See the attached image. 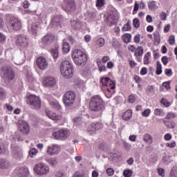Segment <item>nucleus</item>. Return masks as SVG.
Returning a JSON list of instances; mask_svg holds the SVG:
<instances>
[{"label": "nucleus", "instance_id": "6e6552de", "mask_svg": "<svg viewBox=\"0 0 177 177\" xmlns=\"http://www.w3.org/2000/svg\"><path fill=\"white\" fill-rule=\"evenodd\" d=\"M8 27H10L11 30L15 31H19L21 30L22 24L21 21L16 17H11L9 23L8 24Z\"/></svg>", "mask_w": 177, "mask_h": 177}, {"label": "nucleus", "instance_id": "37998d69", "mask_svg": "<svg viewBox=\"0 0 177 177\" xmlns=\"http://www.w3.org/2000/svg\"><path fill=\"white\" fill-rule=\"evenodd\" d=\"M176 118V114L174 112H170L167 115V117L165 118V120H172Z\"/></svg>", "mask_w": 177, "mask_h": 177}, {"label": "nucleus", "instance_id": "3c124183", "mask_svg": "<svg viewBox=\"0 0 177 177\" xmlns=\"http://www.w3.org/2000/svg\"><path fill=\"white\" fill-rule=\"evenodd\" d=\"M131 30V25L129 23H127L122 28V31H129Z\"/></svg>", "mask_w": 177, "mask_h": 177}, {"label": "nucleus", "instance_id": "de8ad7c7", "mask_svg": "<svg viewBox=\"0 0 177 177\" xmlns=\"http://www.w3.org/2000/svg\"><path fill=\"white\" fill-rule=\"evenodd\" d=\"M160 103H162L163 106H165V107H169V106H171V103L165 98H162Z\"/></svg>", "mask_w": 177, "mask_h": 177}, {"label": "nucleus", "instance_id": "13d9d810", "mask_svg": "<svg viewBox=\"0 0 177 177\" xmlns=\"http://www.w3.org/2000/svg\"><path fill=\"white\" fill-rule=\"evenodd\" d=\"M165 75H167V77H171L172 75V69H168L166 68L165 70Z\"/></svg>", "mask_w": 177, "mask_h": 177}, {"label": "nucleus", "instance_id": "0e129e2a", "mask_svg": "<svg viewBox=\"0 0 177 177\" xmlns=\"http://www.w3.org/2000/svg\"><path fill=\"white\" fill-rule=\"evenodd\" d=\"M170 83L168 82H163L162 86H163V88H165L167 89H171V86L169 84Z\"/></svg>", "mask_w": 177, "mask_h": 177}, {"label": "nucleus", "instance_id": "6ab92c4d", "mask_svg": "<svg viewBox=\"0 0 177 177\" xmlns=\"http://www.w3.org/2000/svg\"><path fill=\"white\" fill-rule=\"evenodd\" d=\"M77 9V5L75 4V1L68 0L66 1V10L68 12H74Z\"/></svg>", "mask_w": 177, "mask_h": 177}, {"label": "nucleus", "instance_id": "864d4df0", "mask_svg": "<svg viewBox=\"0 0 177 177\" xmlns=\"http://www.w3.org/2000/svg\"><path fill=\"white\" fill-rule=\"evenodd\" d=\"M106 174L109 176H113L114 175V169L111 167L106 169Z\"/></svg>", "mask_w": 177, "mask_h": 177}, {"label": "nucleus", "instance_id": "58836bf2", "mask_svg": "<svg viewBox=\"0 0 177 177\" xmlns=\"http://www.w3.org/2000/svg\"><path fill=\"white\" fill-rule=\"evenodd\" d=\"M163 122L166 125V127H167V128H169V129L175 128V122H174L167 121V120H165V119H164Z\"/></svg>", "mask_w": 177, "mask_h": 177}, {"label": "nucleus", "instance_id": "69168bd1", "mask_svg": "<svg viewBox=\"0 0 177 177\" xmlns=\"http://www.w3.org/2000/svg\"><path fill=\"white\" fill-rule=\"evenodd\" d=\"M164 139H165V140H167L168 142V141L171 140V139H172V136H171L170 133H167L165 135Z\"/></svg>", "mask_w": 177, "mask_h": 177}, {"label": "nucleus", "instance_id": "473e14b6", "mask_svg": "<svg viewBox=\"0 0 177 177\" xmlns=\"http://www.w3.org/2000/svg\"><path fill=\"white\" fill-rule=\"evenodd\" d=\"M73 122L75 125H82L84 124V119L81 116H77L74 118Z\"/></svg>", "mask_w": 177, "mask_h": 177}, {"label": "nucleus", "instance_id": "423d86ee", "mask_svg": "<svg viewBox=\"0 0 177 177\" xmlns=\"http://www.w3.org/2000/svg\"><path fill=\"white\" fill-rule=\"evenodd\" d=\"M63 100L65 106L70 107L75 102V93L73 91L66 92L64 95Z\"/></svg>", "mask_w": 177, "mask_h": 177}, {"label": "nucleus", "instance_id": "4c0bfd02", "mask_svg": "<svg viewBox=\"0 0 177 177\" xmlns=\"http://www.w3.org/2000/svg\"><path fill=\"white\" fill-rule=\"evenodd\" d=\"M154 114L155 115H159V117H164L165 115V112L161 109H156L154 110Z\"/></svg>", "mask_w": 177, "mask_h": 177}, {"label": "nucleus", "instance_id": "5fc2aeb1", "mask_svg": "<svg viewBox=\"0 0 177 177\" xmlns=\"http://www.w3.org/2000/svg\"><path fill=\"white\" fill-rule=\"evenodd\" d=\"M169 44L170 45H174L175 44V35H170L169 37Z\"/></svg>", "mask_w": 177, "mask_h": 177}, {"label": "nucleus", "instance_id": "c85d7f7f", "mask_svg": "<svg viewBox=\"0 0 177 177\" xmlns=\"http://www.w3.org/2000/svg\"><path fill=\"white\" fill-rule=\"evenodd\" d=\"M148 8L149 10H157V9H158L157 1H150L149 2H148Z\"/></svg>", "mask_w": 177, "mask_h": 177}, {"label": "nucleus", "instance_id": "393cba45", "mask_svg": "<svg viewBox=\"0 0 177 177\" xmlns=\"http://www.w3.org/2000/svg\"><path fill=\"white\" fill-rule=\"evenodd\" d=\"M46 162L50 166L55 168L59 164V160H57V158H48L46 160Z\"/></svg>", "mask_w": 177, "mask_h": 177}, {"label": "nucleus", "instance_id": "a878e982", "mask_svg": "<svg viewBox=\"0 0 177 177\" xmlns=\"http://www.w3.org/2000/svg\"><path fill=\"white\" fill-rule=\"evenodd\" d=\"M10 165V161L6 159H0V168H1V169H8Z\"/></svg>", "mask_w": 177, "mask_h": 177}, {"label": "nucleus", "instance_id": "4468645a", "mask_svg": "<svg viewBox=\"0 0 177 177\" xmlns=\"http://www.w3.org/2000/svg\"><path fill=\"white\" fill-rule=\"evenodd\" d=\"M36 64L40 70H46L48 68V62L44 57H39L37 59Z\"/></svg>", "mask_w": 177, "mask_h": 177}, {"label": "nucleus", "instance_id": "f257e3e1", "mask_svg": "<svg viewBox=\"0 0 177 177\" xmlns=\"http://www.w3.org/2000/svg\"><path fill=\"white\" fill-rule=\"evenodd\" d=\"M88 109L90 111L102 114L106 110V103L100 95H94L91 98Z\"/></svg>", "mask_w": 177, "mask_h": 177}, {"label": "nucleus", "instance_id": "680f3d73", "mask_svg": "<svg viewBox=\"0 0 177 177\" xmlns=\"http://www.w3.org/2000/svg\"><path fill=\"white\" fill-rule=\"evenodd\" d=\"M136 97H135V95H130L129 96V103H134V102H136Z\"/></svg>", "mask_w": 177, "mask_h": 177}, {"label": "nucleus", "instance_id": "7ed1b4c3", "mask_svg": "<svg viewBox=\"0 0 177 177\" xmlns=\"http://www.w3.org/2000/svg\"><path fill=\"white\" fill-rule=\"evenodd\" d=\"M34 171L39 176H45L50 172V167L44 162H39L35 165Z\"/></svg>", "mask_w": 177, "mask_h": 177}, {"label": "nucleus", "instance_id": "a18cd8bd", "mask_svg": "<svg viewBox=\"0 0 177 177\" xmlns=\"http://www.w3.org/2000/svg\"><path fill=\"white\" fill-rule=\"evenodd\" d=\"M133 26L135 27V28H139V27L140 26V21L139 20V19L135 18L133 20Z\"/></svg>", "mask_w": 177, "mask_h": 177}, {"label": "nucleus", "instance_id": "79ce46f5", "mask_svg": "<svg viewBox=\"0 0 177 177\" xmlns=\"http://www.w3.org/2000/svg\"><path fill=\"white\" fill-rule=\"evenodd\" d=\"M132 174H133V171H132L129 169H127L124 170L123 176H124V177H131V176H132Z\"/></svg>", "mask_w": 177, "mask_h": 177}, {"label": "nucleus", "instance_id": "0eeeda50", "mask_svg": "<svg viewBox=\"0 0 177 177\" xmlns=\"http://www.w3.org/2000/svg\"><path fill=\"white\" fill-rule=\"evenodd\" d=\"M28 36L24 34L19 35L16 37V44L20 48L28 46Z\"/></svg>", "mask_w": 177, "mask_h": 177}, {"label": "nucleus", "instance_id": "f8f14e48", "mask_svg": "<svg viewBox=\"0 0 177 177\" xmlns=\"http://www.w3.org/2000/svg\"><path fill=\"white\" fill-rule=\"evenodd\" d=\"M55 42V35L52 33H47L41 38V44L44 46H50Z\"/></svg>", "mask_w": 177, "mask_h": 177}, {"label": "nucleus", "instance_id": "e2e57ef3", "mask_svg": "<svg viewBox=\"0 0 177 177\" xmlns=\"http://www.w3.org/2000/svg\"><path fill=\"white\" fill-rule=\"evenodd\" d=\"M135 44H139L140 42V35L138 34L134 37Z\"/></svg>", "mask_w": 177, "mask_h": 177}, {"label": "nucleus", "instance_id": "e433bc0d", "mask_svg": "<svg viewBox=\"0 0 177 177\" xmlns=\"http://www.w3.org/2000/svg\"><path fill=\"white\" fill-rule=\"evenodd\" d=\"M132 38V35L129 33L124 34L123 35V41L125 42V44H129L131 42V39Z\"/></svg>", "mask_w": 177, "mask_h": 177}, {"label": "nucleus", "instance_id": "bb28decb", "mask_svg": "<svg viewBox=\"0 0 177 177\" xmlns=\"http://www.w3.org/2000/svg\"><path fill=\"white\" fill-rule=\"evenodd\" d=\"M49 104L53 110H60L62 109V106L57 100L50 101Z\"/></svg>", "mask_w": 177, "mask_h": 177}, {"label": "nucleus", "instance_id": "2f4dec72", "mask_svg": "<svg viewBox=\"0 0 177 177\" xmlns=\"http://www.w3.org/2000/svg\"><path fill=\"white\" fill-rule=\"evenodd\" d=\"M142 140L146 143H149L150 145H151V143H153V137L151 136H150V134H149V133L145 134L143 136Z\"/></svg>", "mask_w": 177, "mask_h": 177}, {"label": "nucleus", "instance_id": "09e8293b", "mask_svg": "<svg viewBox=\"0 0 177 177\" xmlns=\"http://www.w3.org/2000/svg\"><path fill=\"white\" fill-rule=\"evenodd\" d=\"M52 25L54 26V27H61L60 22L57 21V17L54 18L52 20Z\"/></svg>", "mask_w": 177, "mask_h": 177}, {"label": "nucleus", "instance_id": "aec40b11", "mask_svg": "<svg viewBox=\"0 0 177 177\" xmlns=\"http://www.w3.org/2000/svg\"><path fill=\"white\" fill-rule=\"evenodd\" d=\"M73 62L77 65V66H84L85 63L88 62V57H86V55L84 54L82 55L81 57H79V58H77Z\"/></svg>", "mask_w": 177, "mask_h": 177}, {"label": "nucleus", "instance_id": "5701e85b", "mask_svg": "<svg viewBox=\"0 0 177 177\" xmlns=\"http://www.w3.org/2000/svg\"><path fill=\"white\" fill-rule=\"evenodd\" d=\"M39 28V24L38 23H33L28 26V31H30L33 35H37V31Z\"/></svg>", "mask_w": 177, "mask_h": 177}, {"label": "nucleus", "instance_id": "f3484780", "mask_svg": "<svg viewBox=\"0 0 177 177\" xmlns=\"http://www.w3.org/2000/svg\"><path fill=\"white\" fill-rule=\"evenodd\" d=\"M15 173L18 177H26L28 176V169L26 167H21L19 169H17L15 171Z\"/></svg>", "mask_w": 177, "mask_h": 177}, {"label": "nucleus", "instance_id": "bf43d9fd", "mask_svg": "<svg viewBox=\"0 0 177 177\" xmlns=\"http://www.w3.org/2000/svg\"><path fill=\"white\" fill-rule=\"evenodd\" d=\"M161 61H162V64H164V66H167V64H168V57L163 56L161 58Z\"/></svg>", "mask_w": 177, "mask_h": 177}, {"label": "nucleus", "instance_id": "72a5a7b5", "mask_svg": "<svg viewBox=\"0 0 177 177\" xmlns=\"http://www.w3.org/2000/svg\"><path fill=\"white\" fill-rule=\"evenodd\" d=\"M105 42L104 39L100 37L95 40V45H97L98 48H102V46H104Z\"/></svg>", "mask_w": 177, "mask_h": 177}, {"label": "nucleus", "instance_id": "f03ea898", "mask_svg": "<svg viewBox=\"0 0 177 177\" xmlns=\"http://www.w3.org/2000/svg\"><path fill=\"white\" fill-rule=\"evenodd\" d=\"M60 72L64 78H72L74 75V67L68 61H62L60 66Z\"/></svg>", "mask_w": 177, "mask_h": 177}, {"label": "nucleus", "instance_id": "c9c22d12", "mask_svg": "<svg viewBox=\"0 0 177 177\" xmlns=\"http://www.w3.org/2000/svg\"><path fill=\"white\" fill-rule=\"evenodd\" d=\"M51 55L54 59L59 57V47H55L51 49Z\"/></svg>", "mask_w": 177, "mask_h": 177}, {"label": "nucleus", "instance_id": "6e6d98bb", "mask_svg": "<svg viewBox=\"0 0 177 177\" xmlns=\"http://www.w3.org/2000/svg\"><path fill=\"white\" fill-rule=\"evenodd\" d=\"M104 6V0H97L96 6L98 8H102Z\"/></svg>", "mask_w": 177, "mask_h": 177}, {"label": "nucleus", "instance_id": "774afa93", "mask_svg": "<svg viewBox=\"0 0 177 177\" xmlns=\"http://www.w3.org/2000/svg\"><path fill=\"white\" fill-rule=\"evenodd\" d=\"M55 177H63L64 174L62 171H57L55 172Z\"/></svg>", "mask_w": 177, "mask_h": 177}, {"label": "nucleus", "instance_id": "c756f323", "mask_svg": "<svg viewBox=\"0 0 177 177\" xmlns=\"http://www.w3.org/2000/svg\"><path fill=\"white\" fill-rule=\"evenodd\" d=\"M122 118L124 121H129V119L132 118V110L129 109L124 112L122 115Z\"/></svg>", "mask_w": 177, "mask_h": 177}, {"label": "nucleus", "instance_id": "a211bd4d", "mask_svg": "<svg viewBox=\"0 0 177 177\" xmlns=\"http://www.w3.org/2000/svg\"><path fill=\"white\" fill-rule=\"evenodd\" d=\"M100 128H102V124L97 122L90 124L87 129V131L88 132H90V133H93L95 131H97L98 129H100Z\"/></svg>", "mask_w": 177, "mask_h": 177}, {"label": "nucleus", "instance_id": "1a4fd4ad", "mask_svg": "<svg viewBox=\"0 0 177 177\" xmlns=\"http://www.w3.org/2000/svg\"><path fill=\"white\" fill-rule=\"evenodd\" d=\"M11 151L12 157L15 160L23 158V150L21 149V147L15 145H11Z\"/></svg>", "mask_w": 177, "mask_h": 177}, {"label": "nucleus", "instance_id": "20e7f679", "mask_svg": "<svg viewBox=\"0 0 177 177\" xmlns=\"http://www.w3.org/2000/svg\"><path fill=\"white\" fill-rule=\"evenodd\" d=\"M1 75H3V80H6V81H12L16 75L15 71L10 66L1 68Z\"/></svg>", "mask_w": 177, "mask_h": 177}, {"label": "nucleus", "instance_id": "ea45409f", "mask_svg": "<svg viewBox=\"0 0 177 177\" xmlns=\"http://www.w3.org/2000/svg\"><path fill=\"white\" fill-rule=\"evenodd\" d=\"M110 81H111L110 77H104L102 78L100 82L102 84V86H107V84H109Z\"/></svg>", "mask_w": 177, "mask_h": 177}, {"label": "nucleus", "instance_id": "9d476101", "mask_svg": "<svg viewBox=\"0 0 177 177\" xmlns=\"http://www.w3.org/2000/svg\"><path fill=\"white\" fill-rule=\"evenodd\" d=\"M53 136L55 139H57L59 140H63L64 139H67L68 136H70V131L66 129L59 130L53 133Z\"/></svg>", "mask_w": 177, "mask_h": 177}, {"label": "nucleus", "instance_id": "a19ab883", "mask_svg": "<svg viewBox=\"0 0 177 177\" xmlns=\"http://www.w3.org/2000/svg\"><path fill=\"white\" fill-rule=\"evenodd\" d=\"M37 153H38V149L35 148H32L29 151V156L32 158H34V157H35V156H37Z\"/></svg>", "mask_w": 177, "mask_h": 177}, {"label": "nucleus", "instance_id": "39448f33", "mask_svg": "<svg viewBox=\"0 0 177 177\" xmlns=\"http://www.w3.org/2000/svg\"><path fill=\"white\" fill-rule=\"evenodd\" d=\"M28 104L30 106L31 109L38 110V109H41V99L38 96L31 95L28 98Z\"/></svg>", "mask_w": 177, "mask_h": 177}, {"label": "nucleus", "instance_id": "338daca9", "mask_svg": "<svg viewBox=\"0 0 177 177\" xmlns=\"http://www.w3.org/2000/svg\"><path fill=\"white\" fill-rule=\"evenodd\" d=\"M160 19L167 20V12L163 11L160 13Z\"/></svg>", "mask_w": 177, "mask_h": 177}, {"label": "nucleus", "instance_id": "052dcab7", "mask_svg": "<svg viewBox=\"0 0 177 177\" xmlns=\"http://www.w3.org/2000/svg\"><path fill=\"white\" fill-rule=\"evenodd\" d=\"M169 177H177V171L172 169L169 174Z\"/></svg>", "mask_w": 177, "mask_h": 177}, {"label": "nucleus", "instance_id": "2eb2a0df", "mask_svg": "<svg viewBox=\"0 0 177 177\" xmlns=\"http://www.w3.org/2000/svg\"><path fill=\"white\" fill-rule=\"evenodd\" d=\"M44 86H48V88H53L56 85V79L52 76H47L44 78L43 81Z\"/></svg>", "mask_w": 177, "mask_h": 177}, {"label": "nucleus", "instance_id": "ddd939ff", "mask_svg": "<svg viewBox=\"0 0 177 177\" xmlns=\"http://www.w3.org/2000/svg\"><path fill=\"white\" fill-rule=\"evenodd\" d=\"M46 114L50 120H53L55 122H59L63 120V114L62 113H53L51 111H46Z\"/></svg>", "mask_w": 177, "mask_h": 177}, {"label": "nucleus", "instance_id": "b1692460", "mask_svg": "<svg viewBox=\"0 0 177 177\" xmlns=\"http://www.w3.org/2000/svg\"><path fill=\"white\" fill-rule=\"evenodd\" d=\"M85 55L84 53H83L82 50L79 49H75L72 53V59L73 61L76 60V59H78L79 57H81V56H83Z\"/></svg>", "mask_w": 177, "mask_h": 177}, {"label": "nucleus", "instance_id": "f704fd0d", "mask_svg": "<svg viewBox=\"0 0 177 177\" xmlns=\"http://www.w3.org/2000/svg\"><path fill=\"white\" fill-rule=\"evenodd\" d=\"M156 73L157 75H160V74L162 73V65H161V62H160V61L157 62Z\"/></svg>", "mask_w": 177, "mask_h": 177}, {"label": "nucleus", "instance_id": "4d7b16f0", "mask_svg": "<svg viewBox=\"0 0 177 177\" xmlns=\"http://www.w3.org/2000/svg\"><path fill=\"white\" fill-rule=\"evenodd\" d=\"M73 177H85V173H81L80 171H76L74 174Z\"/></svg>", "mask_w": 177, "mask_h": 177}, {"label": "nucleus", "instance_id": "c03bdc74", "mask_svg": "<svg viewBox=\"0 0 177 177\" xmlns=\"http://www.w3.org/2000/svg\"><path fill=\"white\" fill-rule=\"evenodd\" d=\"M150 59V53H147L144 56V64H149Z\"/></svg>", "mask_w": 177, "mask_h": 177}, {"label": "nucleus", "instance_id": "9b49d317", "mask_svg": "<svg viewBox=\"0 0 177 177\" xmlns=\"http://www.w3.org/2000/svg\"><path fill=\"white\" fill-rule=\"evenodd\" d=\"M62 151V148L59 145H51L47 147L46 153L48 156H57Z\"/></svg>", "mask_w": 177, "mask_h": 177}, {"label": "nucleus", "instance_id": "603ef678", "mask_svg": "<svg viewBox=\"0 0 177 177\" xmlns=\"http://www.w3.org/2000/svg\"><path fill=\"white\" fill-rule=\"evenodd\" d=\"M150 113H151V111L147 109L142 113V117H149V115H150Z\"/></svg>", "mask_w": 177, "mask_h": 177}, {"label": "nucleus", "instance_id": "412c9836", "mask_svg": "<svg viewBox=\"0 0 177 177\" xmlns=\"http://www.w3.org/2000/svg\"><path fill=\"white\" fill-rule=\"evenodd\" d=\"M71 26L74 30H80L81 27H82L81 21L78 19H72L71 21Z\"/></svg>", "mask_w": 177, "mask_h": 177}, {"label": "nucleus", "instance_id": "8fccbe9b", "mask_svg": "<svg viewBox=\"0 0 177 177\" xmlns=\"http://www.w3.org/2000/svg\"><path fill=\"white\" fill-rule=\"evenodd\" d=\"M167 147H170V149H174L176 147V142L172 141L171 142H167L166 144Z\"/></svg>", "mask_w": 177, "mask_h": 177}, {"label": "nucleus", "instance_id": "cd10ccee", "mask_svg": "<svg viewBox=\"0 0 177 177\" xmlns=\"http://www.w3.org/2000/svg\"><path fill=\"white\" fill-rule=\"evenodd\" d=\"M70 44L67 41H63L62 44V52L64 55H67L70 52Z\"/></svg>", "mask_w": 177, "mask_h": 177}, {"label": "nucleus", "instance_id": "4be33fe9", "mask_svg": "<svg viewBox=\"0 0 177 177\" xmlns=\"http://www.w3.org/2000/svg\"><path fill=\"white\" fill-rule=\"evenodd\" d=\"M13 62L17 66H21L26 62V57L23 55H19L13 59Z\"/></svg>", "mask_w": 177, "mask_h": 177}, {"label": "nucleus", "instance_id": "49530a36", "mask_svg": "<svg viewBox=\"0 0 177 177\" xmlns=\"http://www.w3.org/2000/svg\"><path fill=\"white\" fill-rule=\"evenodd\" d=\"M136 56H142L143 55V47L138 46L136 53H135Z\"/></svg>", "mask_w": 177, "mask_h": 177}, {"label": "nucleus", "instance_id": "dca6fc26", "mask_svg": "<svg viewBox=\"0 0 177 177\" xmlns=\"http://www.w3.org/2000/svg\"><path fill=\"white\" fill-rule=\"evenodd\" d=\"M19 129L24 135H28V132H30V126H28L27 122L22 121L19 123Z\"/></svg>", "mask_w": 177, "mask_h": 177}, {"label": "nucleus", "instance_id": "7c9ffc66", "mask_svg": "<svg viewBox=\"0 0 177 177\" xmlns=\"http://www.w3.org/2000/svg\"><path fill=\"white\" fill-rule=\"evenodd\" d=\"M146 93L147 95H154V93H156V87L153 85L147 86L146 88Z\"/></svg>", "mask_w": 177, "mask_h": 177}]
</instances>
